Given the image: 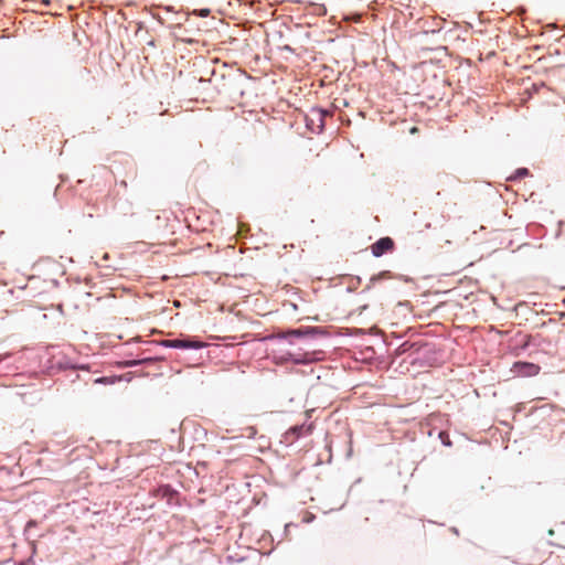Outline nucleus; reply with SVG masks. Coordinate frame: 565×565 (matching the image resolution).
Here are the masks:
<instances>
[{
    "instance_id": "obj_1",
    "label": "nucleus",
    "mask_w": 565,
    "mask_h": 565,
    "mask_svg": "<svg viewBox=\"0 0 565 565\" xmlns=\"http://www.w3.org/2000/svg\"><path fill=\"white\" fill-rule=\"evenodd\" d=\"M433 352L431 345L426 342H403L395 351L397 356L403 354H408V358L412 359L411 363H416L420 356H425L427 353Z\"/></svg>"
},
{
    "instance_id": "obj_2",
    "label": "nucleus",
    "mask_w": 565,
    "mask_h": 565,
    "mask_svg": "<svg viewBox=\"0 0 565 565\" xmlns=\"http://www.w3.org/2000/svg\"><path fill=\"white\" fill-rule=\"evenodd\" d=\"M164 348L181 349V350H198L202 349L205 344L195 337L183 335L177 339H167L158 343Z\"/></svg>"
},
{
    "instance_id": "obj_3",
    "label": "nucleus",
    "mask_w": 565,
    "mask_h": 565,
    "mask_svg": "<svg viewBox=\"0 0 565 565\" xmlns=\"http://www.w3.org/2000/svg\"><path fill=\"white\" fill-rule=\"evenodd\" d=\"M313 424H300L295 425L290 427L285 434H284V441L286 444H294L296 440H298L302 436H308L312 433Z\"/></svg>"
},
{
    "instance_id": "obj_4",
    "label": "nucleus",
    "mask_w": 565,
    "mask_h": 565,
    "mask_svg": "<svg viewBox=\"0 0 565 565\" xmlns=\"http://www.w3.org/2000/svg\"><path fill=\"white\" fill-rule=\"evenodd\" d=\"M394 242L391 237H382L372 245V254L375 257H381L386 252L393 249Z\"/></svg>"
},
{
    "instance_id": "obj_5",
    "label": "nucleus",
    "mask_w": 565,
    "mask_h": 565,
    "mask_svg": "<svg viewBox=\"0 0 565 565\" xmlns=\"http://www.w3.org/2000/svg\"><path fill=\"white\" fill-rule=\"evenodd\" d=\"M514 371L522 376H534L539 374L541 367L531 362H515Z\"/></svg>"
},
{
    "instance_id": "obj_6",
    "label": "nucleus",
    "mask_w": 565,
    "mask_h": 565,
    "mask_svg": "<svg viewBox=\"0 0 565 565\" xmlns=\"http://www.w3.org/2000/svg\"><path fill=\"white\" fill-rule=\"evenodd\" d=\"M386 278H391L390 271H382L377 275L372 276L370 278L369 285L366 286V289H371L372 286H374L377 281L386 279Z\"/></svg>"
},
{
    "instance_id": "obj_7",
    "label": "nucleus",
    "mask_w": 565,
    "mask_h": 565,
    "mask_svg": "<svg viewBox=\"0 0 565 565\" xmlns=\"http://www.w3.org/2000/svg\"><path fill=\"white\" fill-rule=\"evenodd\" d=\"M317 332V328H305V329H295L290 332V334L295 337H303L309 334H315Z\"/></svg>"
},
{
    "instance_id": "obj_8",
    "label": "nucleus",
    "mask_w": 565,
    "mask_h": 565,
    "mask_svg": "<svg viewBox=\"0 0 565 565\" xmlns=\"http://www.w3.org/2000/svg\"><path fill=\"white\" fill-rule=\"evenodd\" d=\"M530 171L526 168H519L512 177H510V180H520L526 175H529Z\"/></svg>"
},
{
    "instance_id": "obj_9",
    "label": "nucleus",
    "mask_w": 565,
    "mask_h": 565,
    "mask_svg": "<svg viewBox=\"0 0 565 565\" xmlns=\"http://www.w3.org/2000/svg\"><path fill=\"white\" fill-rule=\"evenodd\" d=\"M150 361H152V359L134 360V361L128 362V365L136 366V365L149 363Z\"/></svg>"
},
{
    "instance_id": "obj_10",
    "label": "nucleus",
    "mask_w": 565,
    "mask_h": 565,
    "mask_svg": "<svg viewBox=\"0 0 565 565\" xmlns=\"http://www.w3.org/2000/svg\"><path fill=\"white\" fill-rule=\"evenodd\" d=\"M317 113L319 114V119H320V122H321V127L323 126V118L326 116L329 115V111L328 110H323V109H318Z\"/></svg>"
},
{
    "instance_id": "obj_11",
    "label": "nucleus",
    "mask_w": 565,
    "mask_h": 565,
    "mask_svg": "<svg viewBox=\"0 0 565 565\" xmlns=\"http://www.w3.org/2000/svg\"><path fill=\"white\" fill-rule=\"evenodd\" d=\"M195 14H198L201 18H205L210 14V10L209 9H200V10L195 11Z\"/></svg>"
},
{
    "instance_id": "obj_12",
    "label": "nucleus",
    "mask_w": 565,
    "mask_h": 565,
    "mask_svg": "<svg viewBox=\"0 0 565 565\" xmlns=\"http://www.w3.org/2000/svg\"><path fill=\"white\" fill-rule=\"evenodd\" d=\"M31 526H35V521H32V520H31V521H29V522L26 523V529H29V527H31Z\"/></svg>"
},
{
    "instance_id": "obj_13",
    "label": "nucleus",
    "mask_w": 565,
    "mask_h": 565,
    "mask_svg": "<svg viewBox=\"0 0 565 565\" xmlns=\"http://www.w3.org/2000/svg\"><path fill=\"white\" fill-rule=\"evenodd\" d=\"M43 2L49 6L50 4V0H43Z\"/></svg>"
},
{
    "instance_id": "obj_14",
    "label": "nucleus",
    "mask_w": 565,
    "mask_h": 565,
    "mask_svg": "<svg viewBox=\"0 0 565 565\" xmlns=\"http://www.w3.org/2000/svg\"><path fill=\"white\" fill-rule=\"evenodd\" d=\"M444 444L450 446V443L448 440H445Z\"/></svg>"
},
{
    "instance_id": "obj_15",
    "label": "nucleus",
    "mask_w": 565,
    "mask_h": 565,
    "mask_svg": "<svg viewBox=\"0 0 565 565\" xmlns=\"http://www.w3.org/2000/svg\"><path fill=\"white\" fill-rule=\"evenodd\" d=\"M444 444L450 446V443L448 440H445Z\"/></svg>"
}]
</instances>
